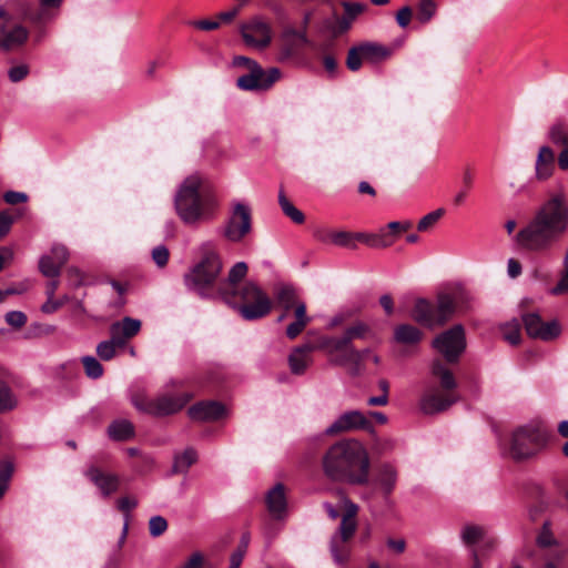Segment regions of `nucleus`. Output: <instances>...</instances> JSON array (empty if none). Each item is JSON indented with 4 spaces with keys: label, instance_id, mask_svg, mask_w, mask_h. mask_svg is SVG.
<instances>
[{
    "label": "nucleus",
    "instance_id": "1",
    "mask_svg": "<svg viewBox=\"0 0 568 568\" xmlns=\"http://www.w3.org/2000/svg\"><path fill=\"white\" fill-rule=\"evenodd\" d=\"M568 232V192L560 185L547 193L530 221L515 236L516 243L531 252L550 250Z\"/></svg>",
    "mask_w": 568,
    "mask_h": 568
},
{
    "label": "nucleus",
    "instance_id": "2",
    "mask_svg": "<svg viewBox=\"0 0 568 568\" xmlns=\"http://www.w3.org/2000/svg\"><path fill=\"white\" fill-rule=\"evenodd\" d=\"M323 470L335 481L364 486L369 481L371 460L365 446L356 439H343L332 445L323 456Z\"/></svg>",
    "mask_w": 568,
    "mask_h": 568
},
{
    "label": "nucleus",
    "instance_id": "3",
    "mask_svg": "<svg viewBox=\"0 0 568 568\" xmlns=\"http://www.w3.org/2000/svg\"><path fill=\"white\" fill-rule=\"evenodd\" d=\"M223 261L217 244L203 242L197 247V261L184 274L185 286L202 297H207L222 273Z\"/></svg>",
    "mask_w": 568,
    "mask_h": 568
},
{
    "label": "nucleus",
    "instance_id": "4",
    "mask_svg": "<svg viewBox=\"0 0 568 568\" xmlns=\"http://www.w3.org/2000/svg\"><path fill=\"white\" fill-rule=\"evenodd\" d=\"M200 176L191 175L184 180L175 194V212L185 224H196L213 215V204L209 199L200 195Z\"/></svg>",
    "mask_w": 568,
    "mask_h": 568
},
{
    "label": "nucleus",
    "instance_id": "5",
    "mask_svg": "<svg viewBox=\"0 0 568 568\" xmlns=\"http://www.w3.org/2000/svg\"><path fill=\"white\" fill-rule=\"evenodd\" d=\"M343 510L342 519L337 530L329 540V551L337 565H343L351 557L349 541L357 530L358 506L348 497L343 496L341 506Z\"/></svg>",
    "mask_w": 568,
    "mask_h": 568
},
{
    "label": "nucleus",
    "instance_id": "6",
    "mask_svg": "<svg viewBox=\"0 0 568 568\" xmlns=\"http://www.w3.org/2000/svg\"><path fill=\"white\" fill-rule=\"evenodd\" d=\"M233 303H227L246 321L265 317L272 310L268 295L254 282H246L237 287Z\"/></svg>",
    "mask_w": 568,
    "mask_h": 568
},
{
    "label": "nucleus",
    "instance_id": "7",
    "mask_svg": "<svg viewBox=\"0 0 568 568\" xmlns=\"http://www.w3.org/2000/svg\"><path fill=\"white\" fill-rule=\"evenodd\" d=\"M456 312V298L449 293L437 295L436 304L418 298L412 311V317L419 324L434 328L445 325Z\"/></svg>",
    "mask_w": 568,
    "mask_h": 568
},
{
    "label": "nucleus",
    "instance_id": "8",
    "mask_svg": "<svg viewBox=\"0 0 568 568\" xmlns=\"http://www.w3.org/2000/svg\"><path fill=\"white\" fill-rule=\"evenodd\" d=\"M542 429L535 425H524L511 434L510 455L516 460L534 456L545 444Z\"/></svg>",
    "mask_w": 568,
    "mask_h": 568
},
{
    "label": "nucleus",
    "instance_id": "9",
    "mask_svg": "<svg viewBox=\"0 0 568 568\" xmlns=\"http://www.w3.org/2000/svg\"><path fill=\"white\" fill-rule=\"evenodd\" d=\"M191 399V395H162L154 399L135 396L132 399L134 407L143 413L162 417L180 412Z\"/></svg>",
    "mask_w": 568,
    "mask_h": 568
},
{
    "label": "nucleus",
    "instance_id": "10",
    "mask_svg": "<svg viewBox=\"0 0 568 568\" xmlns=\"http://www.w3.org/2000/svg\"><path fill=\"white\" fill-rule=\"evenodd\" d=\"M432 345L448 363H456L466 348L464 327L460 324L454 325L436 336Z\"/></svg>",
    "mask_w": 568,
    "mask_h": 568
},
{
    "label": "nucleus",
    "instance_id": "11",
    "mask_svg": "<svg viewBox=\"0 0 568 568\" xmlns=\"http://www.w3.org/2000/svg\"><path fill=\"white\" fill-rule=\"evenodd\" d=\"M392 50L381 43L363 42L352 47L348 50L346 65L351 71H358L364 61L369 63H379L387 60Z\"/></svg>",
    "mask_w": 568,
    "mask_h": 568
},
{
    "label": "nucleus",
    "instance_id": "12",
    "mask_svg": "<svg viewBox=\"0 0 568 568\" xmlns=\"http://www.w3.org/2000/svg\"><path fill=\"white\" fill-rule=\"evenodd\" d=\"M252 231V212L248 205L235 203L223 229V236L232 242H241Z\"/></svg>",
    "mask_w": 568,
    "mask_h": 568
},
{
    "label": "nucleus",
    "instance_id": "13",
    "mask_svg": "<svg viewBox=\"0 0 568 568\" xmlns=\"http://www.w3.org/2000/svg\"><path fill=\"white\" fill-rule=\"evenodd\" d=\"M240 33L247 47L263 50L272 42V27L262 17H253L240 27Z\"/></svg>",
    "mask_w": 568,
    "mask_h": 568
},
{
    "label": "nucleus",
    "instance_id": "14",
    "mask_svg": "<svg viewBox=\"0 0 568 568\" xmlns=\"http://www.w3.org/2000/svg\"><path fill=\"white\" fill-rule=\"evenodd\" d=\"M281 77L277 68L263 70L258 63L253 64L246 74L236 80V85L244 91L268 90Z\"/></svg>",
    "mask_w": 568,
    "mask_h": 568
},
{
    "label": "nucleus",
    "instance_id": "15",
    "mask_svg": "<svg viewBox=\"0 0 568 568\" xmlns=\"http://www.w3.org/2000/svg\"><path fill=\"white\" fill-rule=\"evenodd\" d=\"M459 397L455 392H448L437 386H429L425 389L419 407L426 415H434L447 410L457 403Z\"/></svg>",
    "mask_w": 568,
    "mask_h": 568
},
{
    "label": "nucleus",
    "instance_id": "16",
    "mask_svg": "<svg viewBox=\"0 0 568 568\" xmlns=\"http://www.w3.org/2000/svg\"><path fill=\"white\" fill-rule=\"evenodd\" d=\"M523 322L527 334L531 338L549 342L556 339L561 334V326L557 320L544 322L537 313L523 315Z\"/></svg>",
    "mask_w": 568,
    "mask_h": 568
},
{
    "label": "nucleus",
    "instance_id": "17",
    "mask_svg": "<svg viewBox=\"0 0 568 568\" xmlns=\"http://www.w3.org/2000/svg\"><path fill=\"white\" fill-rule=\"evenodd\" d=\"M371 422L359 410H349L342 414L331 426L325 430L327 435H336L355 429L371 428Z\"/></svg>",
    "mask_w": 568,
    "mask_h": 568
},
{
    "label": "nucleus",
    "instance_id": "18",
    "mask_svg": "<svg viewBox=\"0 0 568 568\" xmlns=\"http://www.w3.org/2000/svg\"><path fill=\"white\" fill-rule=\"evenodd\" d=\"M308 42L305 30L292 26L284 27L280 34L281 59H290Z\"/></svg>",
    "mask_w": 568,
    "mask_h": 568
},
{
    "label": "nucleus",
    "instance_id": "19",
    "mask_svg": "<svg viewBox=\"0 0 568 568\" xmlns=\"http://www.w3.org/2000/svg\"><path fill=\"white\" fill-rule=\"evenodd\" d=\"M141 329V321L132 317H124L122 321H118L110 326V337L119 345L123 347L128 339L134 337Z\"/></svg>",
    "mask_w": 568,
    "mask_h": 568
},
{
    "label": "nucleus",
    "instance_id": "20",
    "mask_svg": "<svg viewBox=\"0 0 568 568\" xmlns=\"http://www.w3.org/2000/svg\"><path fill=\"white\" fill-rule=\"evenodd\" d=\"M246 273V263L237 262L229 271L226 280L220 282L219 293L225 303H233V297L236 295L233 293L237 290L235 285L245 277Z\"/></svg>",
    "mask_w": 568,
    "mask_h": 568
},
{
    "label": "nucleus",
    "instance_id": "21",
    "mask_svg": "<svg viewBox=\"0 0 568 568\" xmlns=\"http://www.w3.org/2000/svg\"><path fill=\"white\" fill-rule=\"evenodd\" d=\"M225 406L215 400L200 402L191 406L187 414L197 422L217 420L225 415Z\"/></svg>",
    "mask_w": 568,
    "mask_h": 568
},
{
    "label": "nucleus",
    "instance_id": "22",
    "mask_svg": "<svg viewBox=\"0 0 568 568\" xmlns=\"http://www.w3.org/2000/svg\"><path fill=\"white\" fill-rule=\"evenodd\" d=\"M28 37V31L22 26H9V17L0 20V47L10 50L22 44Z\"/></svg>",
    "mask_w": 568,
    "mask_h": 568
},
{
    "label": "nucleus",
    "instance_id": "23",
    "mask_svg": "<svg viewBox=\"0 0 568 568\" xmlns=\"http://www.w3.org/2000/svg\"><path fill=\"white\" fill-rule=\"evenodd\" d=\"M397 479V468L393 464L382 463L375 469L373 483L385 497H388L394 491Z\"/></svg>",
    "mask_w": 568,
    "mask_h": 568
},
{
    "label": "nucleus",
    "instance_id": "24",
    "mask_svg": "<svg viewBox=\"0 0 568 568\" xmlns=\"http://www.w3.org/2000/svg\"><path fill=\"white\" fill-rule=\"evenodd\" d=\"M274 297L276 305L284 310V313L278 317V322H282L286 316L287 312L292 308H297L298 304H305L298 298L296 288L291 284H277L274 287Z\"/></svg>",
    "mask_w": 568,
    "mask_h": 568
},
{
    "label": "nucleus",
    "instance_id": "25",
    "mask_svg": "<svg viewBox=\"0 0 568 568\" xmlns=\"http://www.w3.org/2000/svg\"><path fill=\"white\" fill-rule=\"evenodd\" d=\"M84 475L100 489L104 497L110 496L119 489L120 479L114 474H104L98 467L90 466Z\"/></svg>",
    "mask_w": 568,
    "mask_h": 568
},
{
    "label": "nucleus",
    "instance_id": "26",
    "mask_svg": "<svg viewBox=\"0 0 568 568\" xmlns=\"http://www.w3.org/2000/svg\"><path fill=\"white\" fill-rule=\"evenodd\" d=\"M555 172V152L548 145H542L538 150L535 163V178L539 182L547 181Z\"/></svg>",
    "mask_w": 568,
    "mask_h": 568
},
{
    "label": "nucleus",
    "instance_id": "27",
    "mask_svg": "<svg viewBox=\"0 0 568 568\" xmlns=\"http://www.w3.org/2000/svg\"><path fill=\"white\" fill-rule=\"evenodd\" d=\"M266 505L270 514L275 519L284 518L286 514V496L283 484H276L266 495Z\"/></svg>",
    "mask_w": 568,
    "mask_h": 568
},
{
    "label": "nucleus",
    "instance_id": "28",
    "mask_svg": "<svg viewBox=\"0 0 568 568\" xmlns=\"http://www.w3.org/2000/svg\"><path fill=\"white\" fill-rule=\"evenodd\" d=\"M315 347L311 344H305L298 347H295L288 356V365L290 369L295 375L304 374L307 366L311 364L312 358L310 353L313 352Z\"/></svg>",
    "mask_w": 568,
    "mask_h": 568
},
{
    "label": "nucleus",
    "instance_id": "29",
    "mask_svg": "<svg viewBox=\"0 0 568 568\" xmlns=\"http://www.w3.org/2000/svg\"><path fill=\"white\" fill-rule=\"evenodd\" d=\"M362 242L372 248H385L393 245L395 239L386 231L381 229L377 233H356V242Z\"/></svg>",
    "mask_w": 568,
    "mask_h": 568
},
{
    "label": "nucleus",
    "instance_id": "30",
    "mask_svg": "<svg viewBox=\"0 0 568 568\" xmlns=\"http://www.w3.org/2000/svg\"><path fill=\"white\" fill-rule=\"evenodd\" d=\"M432 375L436 378L439 388L454 392L457 387V382L454 377V374L449 368H447L440 361H435L432 365Z\"/></svg>",
    "mask_w": 568,
    "mask_h": 568
},
{
    "label": "nucleus",
    "instance_id": "31",
    "mask_svg": "<svg viewBox=\"0 0 568 568\" xmlns=\"http://www.w3.org/2000/svg\"><path fill=\"white\" fill-rule=\"evenodd\" d=\"M344 16L338 20L339 31H347L352 22L365 11L367 6L362 2H343Z\"/></svg>",
    "mask_w": 568,
    "mask_h": 568
},
{
    "label": "nucleus",
    "instance_id": "32",
    "mask_svg": "<svg viewBox=\"0 0 568 568\" xmlns=\"http://www.w3.org/2000/svg\"><path fill=\"white\" fill-rule=\"evenodd\" d=\"M294 315L295 321L286 327V336L290 339L297 337L311 322V318L306 314V304H298Z\"/></svg>",
    "mask_w": 568,
    "mask_h": 568
},
{
    "label": "nucleus",
    "instance_id": "33",
    "mask_svg": "<svg viewBox=\"0 0 568 568\" xmlns=\"http://www.w3.org/2000/svg\"><path fill=\"white\" fill-rule=\"evenodd\" d=\"M197 460V453L194 448L189 447L182 453L174 455L172 471L174 474H185L189 468Z\"/></svg>",
    "mask_w": 568,
    "mask_h": 568
},
{
    "label": "nucleus",
    "instance_id": "34",
    "mask_svg": "<svg viewBox=\"0 0 568 568\" xmlns=\"http://www.w3.org/2000/svg\"><path fill=\"white\" fill-rule=\"evenodd\" d=\"M486 529L475 524H466L460 530V539L467 547H471L486 538Z\"/></svg>",
    "mask_w": 568,
    "mask_h": 568
},
{
    "label": "nucleus",
    "instance_id": "35",
    "mask_svg": "<svg viewBox=\"0 0 568 568\" xmlns=\"http://www.w3.org/2000/svg\"><path fill=\"white\" fill-rule=\"evenodd\" d=\"M108 434L114 440H126L133 436L134 427L129 420L120 419L109 426Z\"/></svg>",
    "mask_w": 568,
    "mask_h": 568
},
{
    "label": "nucleus",
    "instance_id": "36",
    "mask_svg": "<svg viewBox=\"0 0 568 568\" xmlns=\"http://www.w3.org/2000/svg\"><path fill=\"white\" fill-rule=\"evenodd\" d=\"M423 333L415 326L403 324L395 329V339L402 344H416L422 339Z\"/></svg>",
    "mask_w": 568,
    "mask_h": 568
},
{
    "label": "nucleus",
    "instance_id": "37",
    "mask_svg": "<svg viewBox=\"0 0 568 568\" xmlns=\"http://www.w3.org/2000/svg\"><path fill=\"white\" fill-rule=\"evenodd\" d=\"M369 356H371V351L368 348L363 349V351H357L352 346V347H349L347 354H343L342 356L336 358L335 362L341 365H344L346 363L354 364V366H355L354 374H358L361 363L364 359L369 358Z\"/></svg>",
    "mask_w": 568,
    "mask_h": 568
},
{
    "label": "nucleus",
    "instance_id": "38",
    "mask_svg": "<svg viewBox=\"0 0 568 568\" xmlns=\"http://www.w3.org/2000/svg\"><path fill=\"white\" fill-rule=\"evenodd\" d=\"M278 204L283 213L296 224H302L305 221L304 213L294 206V204L286 197L283 190L278 192Z\"/></svg>",
    "mask_w": 568,
    "mask_h": 568
},
{
    "label": "nucleus",
    "instance_id": "39",
    "mask_svg": "<svg viewBox=\"0 0 568 568\" xmlns=\"http://www.w3.org/2000/svg\"><path fill=\"white\" fill-rule=\"evenodd\" d=\"M550 142L558 146H568V125L562 122L555 123L548 131Z\"/></svg>",
    "mask_w": 568,
    "mask_h": 568
},
{
    "label": "nucleus",
    "instance_id": "40",
    "mask_svg": "<svg viewBox=\"0 0 568 568\" xmlns=\"http://www.w3.org/2000/svg\"><path fill=\"white\" fill-rule=\"evenodd\" d=\"M321 346L325 348L328 353L333 354L336 352H345L348 353L349 347L352 345L347 341L346 336L343 334L341 337H325L321 342Z\"/></svg>",
    "mask_w": 568,
    "mask_h": 568
},
{
    "label": "nucleus",
    "instance_id": "41",
    "mask_svg": "<svg viewBox=\"0 0 568 568\" xmlns=\"http://www.w3.org/2000/svg\"><path fill=\"white\" fill-rule=\"evenodd\" d=\"M331 243L336 246L355 250L357 247L356 233L335 231L334 234L331 235Z\"/></svg>",
    "mask_w": 568,
    "mask_h": 568
},
{
    "label": "nucleus",
    "instance_id": "42",
    "mask_svg": "<svg viewBox=\"0 0 568 568\" xmlns=\"http://www.w3.org/2000/svg\"><path fill=\"white\" fill-rule=\"evenodd\" d=\"M39 270L44 276L52 278H57L61 272V267L51 254L41 256L39 261Z\"/></svg>",
    "mask_w": 568,
    "mask_h": 568
},
{
    "label": "nucleus",
    "instance_id": "43",
    "mask_svg": "<svg viewBox=\"0 0 568 568\" xmlns=\"http://www.w3.org/2000/svg\"><path fill=\"white\" fill-rule=\"evenodd\" d=\"M17 406V398L9 386L0 382V413L11 410Z\"/></svg>",
    "mask_w": 568,
    "mask_h": 568
},
{
    "label": "nucleus",
    "instance_id": "44",
    "mask_svg": "<svg viewBox=\"0 0 568 568\" xmlns=\"http://www.w3.org/2000/svg\"><path fill=\"white\" fill-rule=\"evenodd\" d=\"M82 364L88 377L98 379L103 375V367L101 363L93 356H83Z\"/></svg>",
    "mask_w": 568,
    "mask_h": 568
},
{
    "label": "nucleus",
    "instance_id": "45",
    "mask_svg": "<svg viewBox=\"0 0 568 568\" xmlns=\"http://www.w3.org/2000/svg\"><path fill=\"white\" fill-rule=\"evenodd\" d=\"M564 270L557 284L550 290L552 295H562L568 293V248L564 257Z\"/></svg>",
    "mask_w": 568,
    "mask_h": 568
},
{
    "label": "nucleus",
    "instance_id": "46",
    "mask_svg": "<svg viewBox=\"0 0 568 568\" xmlns=\"http://www.w3.org/2000/svg\"><path fill=\"white\" fill-rule=\"evenodd\" d=\"M503 336L511 345H517L520 342V324L513 321L503 326Z\"/></svg>",
    "mask_w": 568,
    "mask_h": 568
},
{
    "label": "nucleus",
    "instance_id": "47",
    "mask_svg": "<svg viewBox=\"0 0 568 568\" xmlns=\"http://www.w3.org/2000/svg\"><path fill=\"white\" fill-rule=\"evenodd\" d=\"M116 348H120L119 345L110 337L98 344L97 354L102 361H110L115 356Z\"/></svg>",
    "mask_w": 568,
    "mask_h": 568
},
{
    "label": "nucleus",
    "instance_id": "48",
    "mask_svg": "<svg viewBox=\"0 0 568 568\" xmlns=\"http://www.w3.org/2000/svg\"><path fill=\"white\" fill-rule=\"evenodd\" d=\"M369 332V327L364 322H356L354 325L348 327L344 335L346 336L347 341L352 345V342L356 338L363 339L366 337V335Z\"/></svg>",
    "mask_w": 568,
    "mask_h": 568
},
{
    "label": "nucleus",
    "instance_id": "49",
    "mask_svg": "<svg viewBox=\"0 0 568 568\" xmlns=\"http://www.w3.org/2000/svg\"><path fill=\"white\" fill-rule=\"evenodd\" d=\"M444 209H437L428 214H426L425 216H423L418 224H417V230L419 232H426L428 230H430L437 222L438 220L444 215Z\"/></svg>",
    "mask_w": 568,
    "mask_h": 568
},
{
    "label": "nucleus",
    "instance_id": "50",
    "mask_svg": "<svg viewBox=\"0 0 568 568\" xmlns=\"http://www.w3.org/2000/svg\"><path fill=\"white\" fill-rule=\"evenodd\" d=\"M436 12V4L433 0H420L418 4V20L422 23L430 21Z\"/></svg>",
    "mask_w": 568,
    "mask_h": 568
},
{
    "label": "nucleus",
    "instance_id": "51",
    "mask_svg": "<svg viewBox=\"0 0 568 568\" xmlns=\"http://www.w3.org/2000/svg\"><path fill=\"white\" fill-rule=\"evenodd\" d=\"M168 529V521L164 517L158 515L153 516L149 520V532L152 537H159L163 535Z\"/></svg>",
    "mask_w": 568,
    "mask_h": 568
},
{
    "label": "nucleus",
    "instance_id": "52",
    "mask_svg": "<svg viewBox=\"0 0 568 568\" xmlns=\"http://www.w3.org/2000/svg\"><path fill=\"white\" fill-rule=\"evenodd\" d=\"M170 253L165 245H158L152 250V260L159 267H164L169 262Z\"/></svg>",
    "mask_w": 568,
    "mask_h": 568
},
{
    "label": "nucleus",
    "instance_id": "53",
    "mask_svg": "<svg viewBox=\"0 0 568 568\" xmlns=\"http://www.w3.org/2000/svg\"><path fill=\"white\" fill-rule=\"evenodd\" d=\"M6 322L14 328H21L27 323V316L21 311H10L6 314Z\"/></svg>",
    "mask_w": 568,
    "mask_h": 568
},
{
    "label": "nucleus",
    "instance_id": "54",
    "mask_svg": "<svg viewBox=\"0 0 568 568\" xmlns=\"http://www.w3.org/2000/svg\"><path fill=\"white\" fill-rule=\"evenodd\" d=\"M413 227V223L410 221H393L389 222L384 229L392 235L394 239L400 232L408 231Z\"/></svg>",
    "mask_w": 568,
    "mask_h": 568
},
{
    "label": "nucleus",
    "instance_id": "55",
    "mask_svg": "<svg viewBox=\"0 0 568 568\" xmlns=\"http://www.w3.org/2000/svg\"><path fill=\"white\" fill-rule=\"evenodd\" d=\"M51 255L57 261L60 267H62L69 260V251L67 246L62 244H54L51 247Z\"/></svg>",
    "mask_w": 568,
    "mask_h": 568
},
{
    "label": "nucleus",
    "instance_id": "56",
    "mask_svg": "<svg viewBox=\"0 0 568 568\" xmlns=\"http://www.w3.org/2000/svg\"><path fill=\"white\" fill-rule=\"evenodd\" d=\"M356 311L354 310H342L341 312L336 313L329 321L328 326L331 328L342 325L344 322L349 320L355 315Z\"/></svg>",
    "mask_w": 568,
    "mask_h": 568
},
{
    "label": "nucleus",
    "instance_id": "57",
    "mask_svg": "<svg viewBox=\"0 0 568 568\" xmlns=\"http://www.w3.org/2000/svg\"><path fill=\"white\" fill-rule=\"evenodd\" d=\"M29 73V69L26 64H19L10 68L8 75L12 82H19L23 80Z\"/></svg>",
    "mask_w": 568,
    "mask_h": 568
},
{
    "label": "nucleus",
    "instance_id": "58",
    "mask_svg": "<svg viewBox=\"0 0 568 568\" xmlns=\"http://www.w3.org/2000/svg\"><path fill=\"white\" fill-rule=\"evenodd\" d=\"M116 505L118 509L128 516L129 513L136 507L138 500L134 497L125 496L119 498Z\"/></svg>",
    "mask_w": 568,
    "mask_h": 568
},
{
    "label": "nucleus",
    "instance_id": "59",
    "mask_svg": "<svg viewBox=\"0 0 568 568\" xmlns=\"http://www.w3.org/2000/svg\"><path fill=\"white\" fill-rule=\"evenodd\" d=\"M12 223L13 217L10 214L0 212V240L9 233Z\"/></svg>",
    "mask_w": 568,
    "mask_h": 568
},
{
    "label": "nucleus",
    "instance_id": "60",
    "mask_svg": "<svg viewBox=\"0 0 568 568\" xmlns=\"http://www.w3.org/2000/svg\"><path fill=\"white\" fill-rule=\"evenodd\" d=\"M412 19V9L409 7H403L396 14V21L400 28H406Z\"/></svg>",
    "mask_w": 568,
    "mask_h": 568
},
{
    "label": "nucleus",
    "instance_id": "61",
    "mask_svg": "<svg viewBox=\"0 0 568 568\" xmlns=\"http://www.w3.org/2000/svg\"><path fill=\"white\" fill-rule=\"evenodd\" d=\"M3 199L8 204L14 205L18 203L26 202L28 200V196L23 192L8 191L4 194Z\"/></svg>",
    "mask_w": 568,
    "mask_h": 568
},
{
    "label": "nucleus",
    "instance_id": "62",
    "mask_svg": "<svg viewBox=\"0 0 568 568\" xmlns=\"http://www.w3.org/2000/svg\"><path fill=\"white\" fill-rule=\"evenodd\" d=\"M13 467L10 463H1L0 464V483L4 484V486H9V480L12 476Z\"/></svg>",
    "mask_w": 568,
    "mask_h": 568
},
{
    "label": "nucleus",
    "instance_id": "63",
    "mask_svg": "<svg viewBox=\"0 0 568 568\" xmlns=\"http://www.w3.org/2000/svg\"><path fill=\"white\" fill-rule=\"evenodd\" d=\"M63 305L62 301H57L53 297H48L47 302L41 306V311L47 314L54 313Z\"/></svg>",
    "mask_w": 568,
    "mask_h": 568
},
{
    "label": "nucleus",
    "instance_id": "64",
    "mask_svg": "<svg viewBox=\"0 0 568 568\" xmlns=\"http://www.w3.org/2000/svg\"><path fill=\"white\" fill-rule=\"evenodd\" d=\"M203 561H204V558H203L202 554L194 552L186 560L183 568H202Z\"/></svg>",
    "mask_w": 568,
    "mask_h": 568
}]
</instances>
